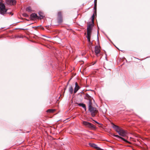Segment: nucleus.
I'll return each mask as SVG.
<instances>
[{"instance_id": "f257e3e1", "label": "nucleus", "mask_w": 150, "mask_h": 150, "mask_svg": "<svg viewBox=\"0 0 150 150\" xmlns=\"http://www.w3.org/2000/svg\"><path fill=\"white\" fill-rule=\"evenodd\" d=\"M84 98L85 99L88 100V108L92 107V100L93 99V98L90 96L88 93H86L84 97Z\"/></svg>"}, {"instance_id": "f03ea898", "label": "nucleus", "mask_w": 150, "mask_h": 150, "mask_svg": "<svg viewBox=\"0 0 150 150\" xmlns=\"http://www.w3.org/2000/svg\"><path fill=\"white\" fill-rule=\"evenodd\" d=\"M88 110L91 112L92 116L94 117L98 113V110L95 108H93V107L88 108Z\"/></svg>"}, {"instance_id": "7ed1b4c3", "label": "nucleus", "mask_w": 150, "mask_h": 150, "mask_svg": "<svg viewBox=\"0 0 150 150\" xmlns=\"http://www.w3.org/2000/svg\"><path fill=\"white\" fill-rule=\"evenodd\" d=\"M7 11L5 8V6L4 4L0 3V13L1 14L4 15L5 14Z\"/></svg>"}, {"instance_id": "20e7f679", "label": "nucleus", "mask_w": 150, "mask_h": 150, "mask_svg": "<svg viewBox=\"0 0 150 150\" xmlns=\"http://www.w3.org/2000/svg\"><path fill=\"white\" fill-rule=\"evenodd\" d=\"M83 124L86 127L92 129L96 128L95 126L92 123L87 121H83Z\"/></svg>"}, {"instance_id": "39448f33", "label": "nucleus", "mask_w": 150, "mask_h": 150, "mask_svg": "<svg viewBox=\"0 0 150 150\" xmlns=\"http://www.w3.org/2000/svg\"><path fill=\"white\" fill-rule=\"evenodd\" d=\"M94 24V22H90L88 23V25L87 27V32H91Z\"/></svg>"}, {"instance_id": "423d86ee", "label": "nucleus", "mask_w": 150, "mask_h": 150, "mask_svg": "<svg viewBox=\"0 0 150 150\" xmlns=\"http://www.w3.org/2000/svg\"><path fill=\"white\" fill-rule=\"evenodd\" d=\"M118 133L119 135L123 137L126 136L127 134L126 132L122 129Z\"/></svg>"}, {"instance_id": "0eeeda50", "label": "nucleus", "mask_w": 150, "mask_h": 150, "mask_svg": "<svg viewBox=\"0 0 150 150\" xmlns=\"http://www.w3.org/2000/svg\"><path fill=\"white\" fill-rule=\"evenodd\" d=\"M6 3L8 4L13 5L16 4L15 0H6Z\"/></svg>"}, {"instance_id": "6e6552de", "label": "nucleus", "mask_w": 150, "mask_h": 150, "mask_svg": "<svg viewBox=\"0 0 150 150\" xmlns=\"http://www.w3.org/2000/svg\"><path fill=\"white\" fill-rule=\"evenodd\" d=\"M112 127L118 133L122 129V128H120L119 126L114 124H113Z\"/></svg>"}, {"instance_id": "1a4fd4ad", "label": "nucleus", "mask_w": 150, "mask_h": 150, "mask_svg": "<svg viewBox=\"0 0 150 150\" xmlns=\"http://www.w3.org/2000/svg\"><path fill=\"white\" fill-rule=\"evenodd\" d=\"M95 52L96 55L98 56V54L100 53V52L99 47L98 46H96L95 47Z\"/></svg>"}, {"instance_id": "9d476101", "label": "nucleus", "mask_w": 150, "mask_h": 150, "mask_svg": "<svg viewBox=\"0 0 150 150\" xmlns=\"http://www.w3.org/2000/svg\"><path fill=\"white\" fill-rule=\"evenodd\" d=\"M75 86L74 88V93H76L77 91L80 88V87L78 85L77 82H76L75 83Z\"/></svg>"}, {"instance_id": "9b49d317", "label": "nucleus", "mask_w": 150, "mask_h": 150, "mask_svg": "<svg viewBox=\"0 0 150 150\" xmlns=\"http://www.w3.org/2000/svg\"><path fill=\"white\" fill-rule=\"evenodd\" d=\"M113 136L115 137H116L117 138L121 139H122L124 141L126 142H127V143H128L129 142L127 141L126 139H124L123 137H120L118 135H114Z\"/></svg>"}, {"instance_id": "f8f14e48", "label": "nucleus", "mask_w": 150, "mask_h": 150, "mask_svg": "<svg viewBox=\"0 0 150 150\" xmlns=\"http://www.w3.org/2000/svg\"><path fill=\"white\" fill-rule=\"evenodd\" d=\"M89 145L91 147L95 148L97 149H98L99 148L97 146L96 144L93 143H90Z\"/></svg>"}, {"instance_id": "ddd939ff", "label": "nucleus", "mask_w": 150, "mask_h": 150, "mask_svg": "<svg viewBox=\"0 0 150 150\" xmlns=\"http://www.w3.org/2000/svg\"><path fill=\"white\" fill-rule=\"evenodd\" d=\"M79 106L82 107L85 110V111H86V109L85 104L83 103H80L78 104Z\"/></svg>"}, {"instance_id": "4468645a", "label": "nucleus", "mask_w": 150, "mask_h": 150, "mask_svg": "<svg viewBox=\"0 0 150 150\" xmlns=\"http://www.w3.org/2000/svg\"><path fill=\"white\" fill-rule=\"evenodd\" d=\"M30 17L32 19H34L38 17V16L36 13H33L30 15Z\"/></svg>"}, {"instance_id": "2eb2a0df", "label": "nucleus", "mask_w": 150, "mask_h": 150, "mask_svg": "<svg viewBox=\"0 0 150 150\" xmlns=\"http://www.w3.org/2000/svg\"><path fill=\"white\" fill-rule=\"evenodd\" d=\"M58 16V18H59V22H62V13L61 11H59L57 14Z\"/></svg>"}, {"instance_id": "dca6fc26", "label": "nucleus", "mask_w": 150, "mask_h": 150, "mask_svg": "<svg viewBox=\"0 0 150 150\" xmlns=\"http://www.w3.org/2000/svg\"><path fill=\"white\" fill-rule=\"evenodd\" d=\"M91 32H87V38H90L91 37Z\"/></svg>"}, {"instance_id": "f3484780", "label": "nucleus", "mask_w": 150, "mask_h": 150, "mask_svg": "<svg viewBox=\"0 0 150 150\" xmlns=\"http://www.w3.org/2000/svg\"><path fill=\"white\" fill-rule=\"evenodd\" d=\"M26 10L29 12L32 11V9L30 6L27 7L26 8Z\"/></svg>"}, {"instance_id": "a211bd4d", "label": "nucleus", "mask_w": 150, "mask_h": 150, "mask_svg": "<svg viewBox=\"0 0 150 150\" xmlns=\"http://www.w3.org/2000/svg\"><path fill=\"white\" fill-rule=\"evenodd\" d=\"M69 91L71 94H72L73 93V87L72 86H71L69 88Z\"/></svg>"}, {"instance_id": "6ab92c4d", "label": "nucleus", "mask_w": 150, "mask_h": 150, "mask_svg": "<svg viewBox=\"0 0 150 150\" xmlns=\"http://www.w3.org/2000/svg\"><path fill=\"white\" fill-rule=\"evenodd\" d=\"M39 14L40 16V19L43 18L44 16L42 15H43L42 12L40 11L39 12Z\"/></svg>"}, {"instance_id": "aec40b11", "label": "nucleus", "mask_w": 150, "mask_h": 150, "mask_svg": "<svg viewBox=\"0 0 150 150\" xmlns=\"http://www.w3.org/2000/svg\"><path fill=\"white\" fill-rule=\"evenodd\" d=\"M47 112H53V110L52 109H48L47 110Z\"/></svg>"}, {"instance_id": "412c9836", "label": "nucleus", "mask_w": 150, "mask_h": 150, "mask_svg": "<svg viewBox=\"0 0 150 150\" xmlns=\"http://www.w3.org/2000/svg\"><path fill=\"white\" fill-rule=\"evenodd\" d=\"M96 7H97V4H94V6L93 8L95 10V13H96Z\"/></svg>"}, {"instance_id": "4be33fe9", "label": "nucleus", "mask_w": 150, "mask_h": 150, "mask_svg": "<svg viewBox=\"0 0 150 150\" xmlns=\"http://www.w3.org/2000/svg\"><path fill=\"white\" fill-rule=\"evenodd\" d=\"M94 15L93 14L92 16V22H94Z\"/></svg>"}, {"instance_id": "5701e85b", "label": "nucleus", "mask_w": 150, "mask_h": 150, "mask_svg": "<svg viewBox=\"0 0 150 150\" xmlns=\"http://www.w3.org/2000/svg\"><path fill=\"white\" fill-rule=\"evenodd\" d=\"M23 15L24 16L26 17H28V15L26 13H24L23 14Z\"/></svg>"}, {"instance_id": "b1692460", "label": "nucleus", "mask_w": 150, "mask_h": 150, "mask_svg": "<svg viewBox=\"0 0 150 150\" xmlns=\"http://www.w3.org/2000/svg\"><path fill=\"white\" fill-rule=\"evenodd\" d=\"M88 40V42H89L90 43L92 44V42H91L90 41V38H87Z\"/></svg>"}, {"instance_id": "393cba45", "label": "nucleus", "mask_w": 150, "mask_h": 150, "mask_svg": "<svg viewBox=\"0 0 150 150\" xmlns=\"http://www.w3.org/2000/svg\"><path fill=\"white\" fill-rule=\"evenodd\" d=\"M97 0H94V4H97Z\"/></svg>"}, {"instance_id": "a878e982", "label": "nucleus", "mask_w": 150, "mask_h": 150, "mask_svg": "<svg viewBox=\"0 0 150 150\" xmlns=\"http://www.w3.org/2000/svg\"><path fill=\"white\" fill-rule=\"evenodd\" d=\"M94 121L96 122V123L97 124H99V123L97 121H95V120H94Z\"/></svg>"}, {"instance_id": "bb28decb", "label": "nucleus", "mask_w": 150, "mask_h": 150, "mask_svg": "<svg viewBox=\"0 0 150 150\" xmlns=\"http://www.w3.org/2000/svg\"><path fill=\"white\" fill-rule=\"evenodd\" d=\"M96 63V62H95V63L94 64H94L95 63Z\"/></svg>"}]
</instances>
